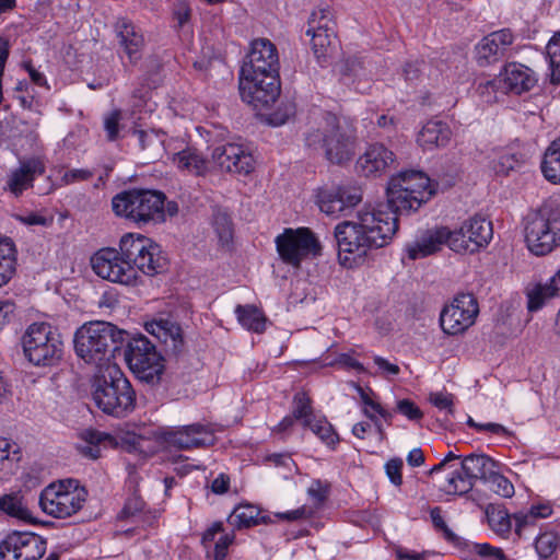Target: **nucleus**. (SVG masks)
Here are the masks:
<instances>
[{"label":"nucleus","mask_w":560,"mask_h":560,"mask_svg":"<svg viewBox=\"0 0 560 560\" xmlns=\"http://www.w3.org/2000/svg\"><path fill=\"white\" fill-rule=\"evenodd\" d=\"M419 195L404 184L390 178L387 189V205L360 211L357 221H343L335 228L339 261L351 267L371 248L388 245L398 231V214H410L422 205L413 203L412 195Z\"/></svg>","instance_id":"f257e3e1"},{"label":"nucleus","mask_w":560,"mask_h":560,"mask_svg":"<svg viewBox=\"0 0 560 560\" xmlns=\"http://www.w3.org/2000/svg\"><path fill=\"white\" fill-rule=\"evenodd\" d=\"M166 264L159 244L135 233L120 238L119 249L102 248L91 257L92 269L100 278L122 285L137 284L138 271L154 276L162 272Z\"/></svg>","instance_id":"f03ea898"},{"label":"nucleus","mask_w":560,"mask_h":560,"mask_svg":"<svg viewBox=\"0 0 560 560\" xmlns=\"http://www.w3.org/2000/svg\"><path fill=\"white\" fill-rule=\"evenodd\" d=\"M279 56L267 38L250 43L240 70V94L244 102L261 110L275 104L280 95Z\"/></svg>","instance_id":"7ed1b4c3"},{"label":"nucleus","mask_w":560,"mask_h":560,"mask_svg":"<svg viewBox=\"0 0 560 560\" xmlns=\"http://www.w3.org/2000/svg\"><path fill=\"white\" fill-rule=\"evenodd\" d=\"M459 456L448 452L446 456L434 465L429 475L447 471L445 482L441 490L447 494L463 495L468 493L477 479L486 480L488 475L498 468L497 463L485 454H470L457 463Z\"/></svg>","instance_id":"20e7f679"},{"label":"nucleus","mask_w":560,"mask_h":560,"mask_svg":"<svg viewBox=\"0 0 560 560\" xmlns=\"http://www.w3.org/2000/svg\"><path fill=\"white\" fill-rule=\"evenodd\" d=\"M525 242L536 256H545L560 246V194L549 197L527 217Z\"/></svg>","instance_id":"39448f33"},{"label":"nucleus","mask_w":560,"mask_h":560,"mask_svg":"<svg viewBox=\"0 0 560 560\" xmlns=\"http://www.w3.org/2000/svg\"><path fill=\"white\" fill-rule=\"evenodd\" d=\"M355 130L347 121H342L332 113L324 115V125L305 137L310 148H323L328 161L343 164L355 153Z\"/></svg>","instance_id":"423d86ee"},{"label":"nucleus","mask_w":560,"mask_h":560,"mask_svg":"<svg viewBox=\"0 0 560 560\" xmlns=\"http://www.w3.org/2000/svg\"><path fill=\"white\" fill-rule=\"evenodd\" d=\"M126 336V331L110 323L91 322L77 330L74 349L86 363L100 364L119 350Z\"/></svg>","instance_id":"0eeeda50"},{"label":"nucleus","mask_w":560,"mask_h":560,"mask_svg":"<svg viewBox=\"0 0 560 560\" xmlns=\"http://www.w3.org/2000/svg\"><path fill=\"white\" fill-rule=\"evenodd\" d=\"M165 195L158 190L129 189L113 198L112 208L117 217L138 225L160 223L165 220Z\"/></svg>","instance_id":"6e6552de"},{"label":"nucleus","mask_w":560,"mask_h":560,"mask_svg":"<svg viewBox=\"0 0 560 560\" xmlns=\"http://www.w3.org/2000/svg\"><path fill=\"white\" fill-rule=\"evenodd\" d=\"M92 397L103 412L118 418L127 416L136 407V393L119 370L95 376Z\"/></svg>","instance_id":"1a4fd4ad"},{"label":"nucleus","mask_w":560,"mask_h":560,"mask_svg":"<svg viewBox=\"0 0 560 560\" xmlns=\"http://www.w3.org/2000/svg\"><path fill=\"white\" fill-rule=\"evenodd\" d=\"M22 348L31 364L46 368L57 365L61 361L65 345L57 327L46 322H37L25 329Z\"/></svg>","instance_id":"9d476101"},{"label":"nucleus","mask_w":560,"mask_h":560,"mask_svg":"<svg viewBox=\"0 0 560 560\" xmlns=\"http://www.w3.org/2000/svg\"><path fill=\"white\" fill-rule=\"evenodd\" d=\"M88 491L78 480L67 479L47 486L40 493L42 510L56 518H67L77 514L84 505Z\"/></svg>","instance_id":"9b49d317"},{"label":"nucleus","mask_w":560,"mask_h":560,"mask_svg":"<svg viewBox=\"0 0 560 560\" xmlns=\"http://www.w3.org/2000/svg\"><path fill=\"white\" fill-rule=\"evenodd\" d=\"M126 362L141 382L155 385L164 372V359L143 335L131 338L125 350Z\"/></svg>","instance_id":"f8f14e48"},{"label":"nucleus","mask_w":560,"mask_h":560,"mask_svg":"<svg viewBox=\"0 0 560 560\" xmlns=\"http://www.w3.org/2000/svg\"><path fill=\"white\" fill-rule=\"evenodd\" d=\"M277 252L287 265L299 268L301 262L320 255L322 245L308 228L284 229L276 237Z\"/></svg>","instance_id":"ddd939ff"},{"label":"nucleus","mask_w":560,"mask_h":560,"mask_svg":"<svg viewBox=\"0 0 560 560\" xmlns=\"http://www.w3.org/2000/svg\"><path fill=\"white\" fill-rule=\"evenodd\" d=\"M493 237L492 222L474 215L456 230H451V250L458 254H475L487 247Z\"/></svg>","instance_id":"4468645a"},{"label":"nucleus","mask_w":560,"mask_h":560,"mask_svg":"<svg viewBox=\"0 0 560 560\" xmlns=\"http://www.w3.org/2000/svg\"><path fill=\"white\" fill-rule=\"evenodd\" d=\"M479 314L478 302L470 293L458 294L440 314L442 330L451 336L465 332L475 324Z\"/></svg>","instance_id":"2eb2a0df"},{"label":"nucleus","mask_w":560,"mask_h":560,"mask_svg":"<svg viewBox=\"0 0 560 560\" xmlns=\"http://www.w3.org/2000/svg\"><path fill=\"white\" fill-rule=\"evenodd\" d=\"M46 552V541L38 535L12 533L0 542V560H38Z\"/></svg>","instance_id":"dca6fc26"},{"label":"nucleus","mask_w":560,"mask_h":560,"mask_svg":"<svg viewBox=\"0 0 560 560\" xmlns=\"http://www.w3.org/2000/svg\"><path fill=\"white\" fill-rule=\"evenodd\" d=\"M163 441L178 450H192L210 446L214 436L211 430L201 423L168 428L162 432Z\"/></svg>","instance_id":"f3484780"},{"label":"nucleus","mask_w":560,"mask_h":560,"mask_svg":"<svg viewBox=\"0 0 560 560\" xmlns=\"http://www.w3.org/2000/svg\"><path fill=\"white\" fill-rule=\"evenodd\" d=\"M362 200L361 189L351 186L320 188L317 192V205L327 215H338L353 208Z\"/></svg>","instance_id":"a211bd4d"},{"label":"nucleus","mask_w":560,"mask_h":560,"mask_svg":"<svg viewBox=\"0 0 560 560\" xmlns=\"http://www.w3.org/2000/svg\"><path fill=\"white\" fill-rule=\"evenodd\" d=\"M513 42L514 35L510 28H502L488 34L476 46L478 65L485 67L497 62L504 57Z\"/></svg>","instance_id":"6ab92c4d"},{"label":"nucleus","mask_w":560,"mask_h":560,"mask_svg":"<svg viewBox=\"0 0 560 560\" xmlns=\"http://www.w3.org/2000/svg\"><path fill=\"white\" fill-rule=\"evenodd\" d=\"M503 94L521 95L530 91L538 82L537 74L527 66L520 62H508L500 71Z\"/></svg>","instance_id":"aec40b11"},{"label":"nucleus","mask_w":560,"mask_h":560,"mask_svg":"<svg viewBox=\"0 0 560 560\" xmlns=\"http://www.w3.org/2000/svg\"><path fill=\"white\" fill-rule=\"evenodd\" d=\"M119 46L128 58L130 65L135 66L142 58L144 38L140 30L130 21L119 20L116 24Z\"/></svg>","instance_id":"412c9836"},{"label":"nucleus","mask_w":560,"mask_h":560,"mask_svg":"<svg viewBox=\"0 0 560 560\" xmlns=\"http://www.w3.org/2000/svg\"><path fill=\"white\" fill-rule=\"evenodd\" d=\"M45 173V164L40 159L33 158L20 164V167L12 171L7 180L8 189L15 196L33 186L36 177Z\"/></svg>","instance_id":"4be33fe9"},{"label":"nucleus","mask_w":560,"mask_h":560,"mask_svg":"<svg viewBox=\"0 0 560 560\" xmlns=\"http://www.w3.org/2000/svg\"><path fill=\"white\" fill-rule=\"evenodd\" d=\"M394 162V153L385 145L371 144L359 158L357 167L364 176H376L387 170Z\"/></svg>","instance_id":"5701e85b"},{"label":"nucleus","mask_w":560,"mask_h":560,"mask_svg":"<svg viewBox=\"0 0 560 560\" xmlns=\"http://www.w3.org/2000/svg\"><path fill=\"white\" fill-rule=\"evenodd\" d=\"M393 177L396 182L404 184L409 189L419 191V195H412L411 200L413 203H427L435 194V185L431 182L429 176L421 171L408 170Z\"/></svg>","instance_id":"b1692460"},{"label":"nucleus","mask_w":560,"mask_h":560,"mask_svg":"<svg viewBox=\"0 0 560 560\" xmlns=\"http://www.w3.org/2000/svg\"><path fill=\"white\" fill-rule=\"evenodd\" d=\"M444 244L451 249V230L447 226L429 232L420 242L408 246L407 254L410 259L416 260L436 253Z\"/></svg>","instance_id":"393cba45"},{"label":"nucleus","mask_w":560,"mask_h":560,"mask_svg":"<svg viewBox=\"0 0 560 560\" xmlns=\"http://www.w3.org/2000/svg\"><path fill=\"white\" fill-rule=\"evenodd\" d=\"M176 152L172 153V162L182 172L192 175H205L208 171V161L202 153L190 145H177Z\"/></svg>","instance_id":"a878e982"},{"label":"nucleus","mask_w":560,"mask_h":560,"mask_svg":"<svg viewBox=\"0 0 560 560\" xmlns=\"http://www.w3.org/2000/svg\"><path fill=\"white\" fill-rule=\"evenodd\" d=\"M553 513V505L549 501L533 503L528 509L513 514L515 534L521 536L523 532L534 528L540 520L548 518Z\"/></svg>","instance_id":"bb28decb"},{"label":"nucleus","mask_w":560,"mask_h":560,"mask_svg":"<svg viewBox=\"0 0 560 560\" xmlns=\"http://www.w3.org/2000/svg\"><path fill=\"white\" fill-rule=\"evenodd\" d=\"M452 131L446 122L440 120L428 121L420 130L417 142L423 150L445 147L450 142Z\"/></svg>","instance_id":"cd10ccee"},{"label":"nucleus","mask_w":560,"mask_h":560,"mask_svg":"<svg viewBox=\"0 0 560 560\" xmlns=\"http://www.w3.org/2000/svg\"><path fill=\"white\" fill-rule=\"evenodd\" d=\"M527 310L537 312L551 299L560 296V288L552 282V277L547 283H535L526 289Z\"/></svg>","instance_id":"c85d7f7f"},{"label":"nucleus","mask_w":560,"mask_h":560,"mask_svg":"<svg viewBox=\"0 0 560 560\" xmlns=\"http://www.w3.org/2000/svg\"><path fill=\"white\" fill-rule=\"evenodd\" d=\"M540 170L547 182L560 185V137L547 147Z\"/></svg>","instance_id":"c756f323"},{"label":"nucleus","mask_w":560,"mask_h":560,"mask_svg":"<svg viewBox=\"0 0 560 560\" xmlns=\"http://www.w3.org/2000/svg\"><path fill=\"white\" fill-rule=\"evenodd\" d=\"M107 439H109L108 434L88 429L79 434L75 448L83 457L97 459L101 456V443Z\"/></svg>","instance_id":"7c9ffc66"},{"label":"nucleus","mask_w":560,"mask_h":560,"mask_svg":"<svg viewBox=\"0 0 560 560\" xmlns=\"http://www.w3.org/2000/svg\"><path fill=\"white\" fill-rule=\"evenodd\" d=\"M15 261L14 243L8 237H0V288L13 277Z\"/></svg>","instance_id":"2f4dec72"},{"label":"nucleus","mask_w":560,"mask_h":560,"mask_svg":"<svg viewBox=\"0 0 560 560\" xmlns=\"http://www.w3.org/2000/svg\"><path fill=\"white\" fill-rule=\"evenodd\" d=\"M145 330L165 343L171 339L174 349L183 342L180 327L170 320L147 323Z\"/></svg>","instance_id":"473e14b6"},{"label":"nucleus","mask_w":560,"mask_h":560,"mask_svg":"<svg viewBox=\"0 0 560 560\" xmlns=\"http://www.w3.org/2000/svg\"><path fill=\"white\" fill-rule=\"evenodd\" d=\"M486 516L490 528L499 536L506 538L512 529V520L509 512L500 505L490 504L486 509Z\"/></svg>","instance_id":"72a5a7b5"},{"label":"nucleus","mask_w":560,"mask_h":560,"mask_svg":"<svg viewBox=\"0 0 560 560\" xmlns=\"http://www.w3.org/2000/svg\"><path fill=\"white\" fill-rule=\"evenodd\" d=\"M308 428L328 448L336 450L340 442L339 434L334 429L332 424L324 416H317L312 421H306Z\"/></svg>","instance_id":"f704fd0d"},{"label":"nucleus","mask_w":560,"mask_h":560,"mask_svg":"<svg viewBox=\"0 0 560 560\" xmlns=\"http://www.w3.org/2000/svg\"><path fill=\"white\" fill-rule=\"evenodd\" d=\"M235 314L240 324L247 330L260 334L266 328V317L254 305H237Z\"/></svg>","instance_id":"c9c22d12"},{"label":"nucleus","mask_w":560,"mask_h":560,"mask_svg":"<svg viewBox=\"0 0 560 560\" xmlns=\"http://www.w3.org/2000/svg\"><path fill=\"white\" fill-rule=\"evenodd\" d=\"M0 512L25 523L32 522V513L18 494H4L0 497Z\"/></svg>","instance_id":"e433bc0d"},{"label":"nucleus","mask_w":560,"mask_h":560,"mask_svg":"<svg viewBox=\"0 0 560 560\" xmlns=\"http://www.w3.org/2000/svg\"><path fill=\"white\" fill-rule=\"evenodd\" d=\"M228 152L232 154V163H234L231 171H228L229 173L248 175L254 171L255 160L243 145L237 143H228Z\"/></svg>","instance_id":"4c0bfd02"},{"label":"nucleus","mask_w":560,"mask_h":560,"mask_svg":"<svg viewBox=\"0 0 560 560\" xmlns=\"http://www.w3.org/2000/svg\"><path fill=\"white\" fill-rule=\"evenodd\" d=\"M259 510L257 506L245 503L237 505L229 517L230 523L236 528H248L259 523Z\"/></svg>","instance_id":"58836bf2"},{"label":"nucleus","mask_w":560,"mask_h":560,"mask_svg":"<svg viewBox=\"0 0 560 560\" xmlns=\"http://www.w3.org/2000/svg\"><path fill=\"white\" fill-rule=\"evenodd\" d=\"M560 537L555 530L541 532L534 541V547L539 560L550 559L557 551Z\"/></svg>","instance_id":"ea45409f"},{"label":"nucleus","mask_w":560,"mask_h":560,"mask_svg":"<svg viewBox=\"0 0 560 560\" xmlns=\"http://www.w3.org/2000/svg\"><path fill=\"white\" fill-rule=\"evenodd\" d=\"M308 32H330L336 31V22L332 11L329 7L318 8L314 10L308 19Z\"/></svg>","instance_id":"a19ab883"},{"label":"nucleus","mask_w":560,"mask_h":560,"mask_svg":"<svg viewBox=\"0 0 560 560\" xmlns=\"http://www.w3.org/2000/svg\"><path fill=\"white\" fill-rule=\"evenodd\" d=\"M330 32H308L306 34L312 36V49L316 58L320 61V59H326V57L330 54L332 49V45L336 39V31L332 34Z\"/></svg>","instance_id":"79ce46f5"},{"label":"nucleus","mask_w":560,"mask_h":560,"mask_svg":"<svg viewBox=\"0 0 560 560\" xmlns=\"http://www.w3.org/2000/svg\"><path fill=\"white\" fill-rule=\"evenodd\" d=\"M293 417L306 425V421L314 420L317 416L313 413L312 399L305 392H298L293 397Z\"/></svg>","instance_id":"37998d69"},{"label":"nucleus","mask_w":560,"mask_h":560,"mask_svg":"<svg viewBox=\"0 0 560 560\" xmlns=\"http://www.w3.org/2000/svg\"><path fill=\"white\" fill-rule=\"evenodd\" d=\"M362 401L364 404V409H363L364 415L374 422L380 434H383L382 424L374 413H377L387 423L392 422L393 413L390 411L386 410L380 402L373 400L365 394L362 395Z\"/></svg>","instance_id":"c03bdc74"},{"label":"nucleus","mask_w":560,"mask_h":560,"mask_svg":"<svg viewBox=\"0 0 560 560\" xmlns=\"http://www.w3.org/2000/svg\"><path fill=\"white\" fill-rule=\"evenodd\" d=\"M546 52L551 69V81L560 83V32L555 33L549 39Z\"/></svg>","instance_id":"a18cd8bd"},{"label":"nucleus","mask_w":560,"mask_h":560,"mask_svg":"<svg viewBox=\"0 0 560 560\" xmlns=\"http://www.w3.org/2000/svg\"><path fill=\"white\" fill-rule=\"evenodd\" d=\"M485 482L488 483L491 491L502 498H511L514 495L515 489L513 483L505 476L500 474L498 468H493Z\"/></svg>","instance_id":"49530a36"},{"label":"nucleus","mask_w":560,"mask_h":560,"mask_svg":"<svg viewBox=\"0 0 560 560\" xmlns=\"http://www.w3.org/2000/svg\"><path fill=\"white\" fill-rule=\"evenodd\" d=\"M503 93V84L500 74L493 79H479L476 85V93L486 102L493 103L497 101V94Z\"/></svg>","instance_id":"de8ad7c7"},{"label":"nucleus","mask_w":560,"mask_h":560,"mask_svg":"<svg viewBox=\"0 0 560 560\" xmlns=\"http://www.w3.org/2000/svg\"><path fill=\"white\" fill-rule=\"evenodd\" d=\"M156 109V103L151 101V98L144 95H132V104H131V116L138 120H144L149 115H151Z\"/></svg>","instance_id":"09e8293b"},{"label":"nucleus","mask_w":560,"mask_h":560,"mask_svg":"<svg viewBox=\"0 0 560 560\" xmlns=\"http://www.w3.org/2000/svg\"><path fill=\"white\" fill-rule=\"evenodd\" d=\"M213 228L222 244H229L233 237V224L225 212H217L213 217Z\"/></svg>","instance_id":"8fccbe9b"},{"label":"nucleus","mask_w":560,"mask_h":560,"mask_svg":"<svg viewBox=\"0 0 560 560\" xmlns=\"http://www.w3.org/2000/svg\"><path fill=\"white\" fill-rule=\"evenodd\" d=\"M21 459V451L15 442L0 436V470L10 463H18Z\"/></svg>","instance_id":"3c124183"},{"label":"nucleus","mask_w":560,"mask_h":560,"mask_svg":"<svg viewBox=\"0 0 560 560\" xmlns=\"http://www.w3.org/2000/svg\"><path fill=\"white\" fill-rule=\"evenodd\" d=\"M431 521L435 530L442 533L444 539L451 544H458L459 537L447 526L440 506H435L430 512Z\"/></svg>","instance_id":"603ef678"},{"label":"nucleus","mask_w":560,"mask_h":560,"mask_svg":"<svg viewBox=\"0 0 560 560\" xmlns=\"http://www.w3.org/2000/svg\"><path fill=\"white\" fill-rule=\"evenodd\" d=\"M469 551L479 556L483 560H508L503 550L491 546L488 542H471L468 545Z\"/></svg>","instance_id":"864d4df0"},{"label":"nucleus","mask_w":560,"mask_h":560,"mask_svg":"<svg viewBox=\"0 0 560 560\" xmlns=\"http://www.w3.org/2000/svg\"><path fill=\"white\" fill-rule=\"evenodd\" d=\"M340 73L343 80L362 77L365 73L362 60L358 57L346 59L340 66Z\"/></svg>","instance_id":"5fc2aeb1"},{"label":"nucleus","mask_w":560,"mask_h":560,"mask_svg":"<svg viewBox=\"0 0 560 560\" xmlns=\"http://www.w3.org/2000/svg\"><path fill=\"white\" fill-rule=\"evenodd\" d=\"M121 112L115 109L104 118V129L109 141H115L119 136Z\"/></svg>","instance_id":"6e6d98bb"},{"label":"nucleus","mask_w":560,"mask_h":560,"mask_svg":"<svg viewBox=\"0 0 560 560\" xmlns=\"http://www.w3.org/2000/svg\"><path fill=\"white\" fill-rule=\"evenodd\" d=\"M518 160L512 153H502L493 161V170L499 175H508L510 171L514 170Z\"/></svg>","instance_id":"4d7b16f0"},{"label":"nucleus","mask_w":560,"mask_h":560,"mask_svg":"<svg viewBox=\"0 0 560 560\" xmlns=\"http://www.w3.org/2000/svg\"><path fill=\"white\" fill-rule=\"evenodd\" d=\"M330 485L327 481L315 479L307 490L308 495L318 504L325 502L329 494Z\"/></svg>","instance_id":"13d9d810"},{"label":"nucleus","mask_w":560,"mask_h":560,"mask_svg":"<svg viewBox=\"0 0 560 560\" xmlns=\"http://www.w3.org/2000/svg\"><path fill=\"white\" fill-rule=\"evenodd\" d=\"M396 408L399 413L411 421L421 420L423 417L421 409L410 399L398 400Z\"/></svg>","instance_id":"bf43d9fd"},{"label":"nucleus","mask_w":560,"mask_h":560,"mask_svg":"<svg viewBox=\"0 0 560 560\" xmlns=\"http://www.w3.org/2000/svg\"><path fill=\"white\" fill-rule=\"evenodd\" d=\"M212 160L213 162L222 170V171H231L232 165L234 163L232 161V154L228 152V143L218 145L212 151Z\"/></svg>","instance_id":"052dcab7"},{"label":"nucleus","mask_w":560,"mask_h":560,"mask_svg":"<svg viewBox=\"0 0 560 560\" xmlns=\"http://www.w3.org/2000/svg\"><path fill=\"white\" fill-rule=\"evenodd\" d=\"M402 466L404 463L401 458H392L385 464L386 475L390 482L396 487H400L402 485Z\"/></svg>","instance_id":"680f3d73"},{"label":"nucleus","mask_w":560,"mask_h":560,"mask_svg":"<svg viewBox=\"0 0 560 560\" xmlns=\"http://www.w3.org/2000/svg\"><path fill=\"white\" fill-rule=\"evenodd\" d=\"M94 173L88 168H71L65 172L61 176V182L65 185H72L80 182L90 180Z\"/></svg>","instance_id":"e2e57ef3"},{"label":"nucleus","mask_w":560,"mask_h":560,"mask_svg":"<svg viewBox=\"0 0 560 560\" xmlns=\"http://www.w3.org/2000/svg\"><path fill=\"white\" fill-rule=\"evenodd\" d=\"M467 424L470 428H474L478 432L488 431L495 435H510V431L500 423H494V422L478 423L475 420H472L471 418H469L467 421Z\"/></svg>","instance_id":"0e129e2a"},{"label":"nucleus","mask_w":560,"mask_h":560,"mask_svg":"<svg viewBox=\"0 0 560 560\" xmlns=\"http://www.w3.org/2000/svg\"><path fill=\"white\" fill-rule=\"evenodd\" d=\"M234 540V534H223L214 544L213 557L215 560H224L228 549Z\"/></svg>","instance_id":"69168bd1"},{"label":"nucleus","mask_w":560,"mask_h":560,"mask_svg":"<svg viewBox=\"0 0 560 560\" xmlns=\"http://www.w3.org/2000/svg\"><path fill=\"white\" fill-rule=\"evenodd\" d=\"M429 401L440 410H448L452 411L453 407V396L451 394L436 392L431 393L429 397Z\"/></svg>","instance_id":"338daca9"},{"label":"nucleus","mask_w":560,"mask_h":560,"mask_svg":"<svg viewBox=\"0 0 560 560\" xmlns=\"http://www.w3.org/2000/svg\"><path fill=\"white\" fill-rule=\"evenodd\" d=\"M423 61H410L406 62L402 68V75L407 82L417 81L422 73Z\"/></svg>","instance_id":"774afa93"}]
</instances>
